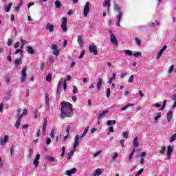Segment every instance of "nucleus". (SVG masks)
<instances>
[{
    "label": "nucleus",
    "instance_id": "nucleus-64",
    "mask_svg": "<svg viewBox=\"0 0 176 176\" xmlns=\"http://www.w3.org/2000/svg\"><path fill=\"white\" fill-rule=\"evenodd\" d=\"M127 75L126 72H122L120 75L121 79H123V78H125V76Z\"/></svg>",
    "mask_w": 176,
    "mask_h": 176
},
{
    "label": "nucleus",
    "instance_id": "nucleus-28",
    "mask_svg": "<svg viewBox=\"0 0 176 176\" xmlns=\"http://www.w3.org/2000/svg\"><path fill=\"white\" fill-rule=\"evenodd\" d=\"M134 153H135V148H133L131 153L129 155V162H131L133 157L134 156Z\"/></svg>",
    "mask_w": 176,
    "mask_h": 176
},
{
    "label": "nucleus",
    "instance_id": "nucleus-7",
    "mask_svg": "<svg viewBox=\"0 0 176 176\" xmlns=\"http://www.w3.org/2000/svg\"><path fill=\"white\" fill-rule=\"evenodd\" d=\"M109 34L111 43L115 46H118V40L116 39V36H115V34H113L111 31L109 32Z\"/></svg>",
    "mask_w": 176,
    "mask_h": 176
},
{
    "label": "nucleus",
    "instance_id": "nucleus-61",
    "mask_svg": "<svg viewBox=\"0 0 176 176\" xmlns=\"http://www.w3.org/2000/svg\"><path fill=\"white\" fill-rule=\"evenodd\" d=\"M52 142V139H50V138H47L46 140V144L47 145H50V143Z\"/></svg>",
    "mask_w": 176,
    "mask_h": 176
},
{
    "label": "nucleus",
    "instance_id": "nucleus-56",
    "mask_svg": "<svg viewBox=\"0 0 176 176\" xmlns=\"http://www.w3.org/2000/svg\"><path fill=\"white\" fill-rule=\"evenodd\" d=\"M47 160H48V162H50V163H53V162H54V157H47Z\"/></svg>",
    "mask_w": 176,
    "mask_h": 176
},
{
    "label": "nucleus",
    "instance_id": "nucleus-25",
    "mask_svg": "<svg viewBox=\"0 0 176 176\" xmlns=\"http://www.w3.org/2000/svg\"><path fill=\"white\" fill-rule=\"evenodd\" d=\"M130 107H134V104L129 103V104H126L125 106H124L121 108V111H126V109H127V108H130Z\"/></svg>",
    "mask_w": 176,
    "mask_h": 176
},
{
    "label": "nucleus",
    "instance_id": "nucleus-31",
    "mask_svg": "<svg viewBox=\"0 0 176 176\" xmlns=\"http://www.w3.org/2000/svg\"><path fill=\"white\" fill-rule=\"evenodd\" d=\"M167 49V45H164L162 50H160V51L159 52L158 54L160 56H162L163 53L164 52V51Z\"/></svg>",
    "mask_w": 176,
    "mask_h": 176
},
{
    "label": "nucleus",
    "instance_id": "nucleus-38",
    "mask_svg": "<svg viewBox=\"0 0 176 176\" xmlns=\"http://www.w3.org/2000/svg\"><path fill=\"white\" fill-rule=\"evenodd\" d=\"M119 156V154L118 153H114L113 155H111V157L113 159V162H116V158Z\"/></svg>",
    "mask_w": 176,
    "mask_h": 176
},
{
    "label": "nucleus",
    "instance_id": "nucleus-29",
    "mask_svg": "<svg viewBox=\"0 0 176 176\" xmlns=\"http://www.w3.org/2000/svg\"><path fill=\"white\" fill-rule=\"evenodd\" d=\"M160 118H162V113H157V116L154 118L155 123H156V122H157V120H159Z\"/></svg>",
    "mask_w": 176,
    "mask_h": 176
},
{
    "label": "nucleus",
    "instance_id": "nucleus-48",
    "mask_svg": "<svg viewBox=\"0 0 176 176\" xmlns=\"http://www.w3.org/2000/svg\"><path fill=\"white\" fill-rule=\"evenodd\" d=\"M72 126L71 125H68L66 129V133L67 135H69V131H71Z\"/></svg>",
    "mask_w": 176,
    "mask_h": 176
},
{
    "label": "nucleus",
    "instance_id": "nucleus-43",
    "mask_svg": "<svg viewBox=\"0 0 176 176\" xmlns=\"http://www.w3.org/2000/svg\"><path fill=\"white\" fill-rule=\"evenodd\" d=\"M133 57H141L142 56V53L141 52H136L133 54Z\"/></svg>",
    "mask_w": 176,
    "mask_h": 176
},
{
    "label": "nucleus",
    "instance_id": "nucleus-33",
    "mask_svg": "<svg viewBox=\"0 0 176 176\" xmlns=\"http://www.w3.org/2000/svg\"><path fill=\"white\" fill-rule=\"evenodd\" d=\"M135 42L137 46H141V39H140V38L138 37L135 38Z\"/></svg>",
    "mask_w": 176,
    "mask_h": 176
},
{
    "label": "nucleus",
    "instance_id": "nucleus-12",
    "mask_svg": "<svg viewBox=\"0 0 176 176\" xmlns=\"http://www.w3.org/2000/svg\"><path fill=\"white\" fill-rule=\"evenodd\" d=\"M39 159H41V154H37L33 162V164L36 167H38V165L39 164Z\"/></svg>",
    "mask_w": 176,
    "mask_h": 176
},
{
    "label": "nucleus",
    "instance_id": "nucleus-55",
    "mask_svg": "<svg viewBox=\"0 0 176 176\" xmlns=\"http://www.w3.org/2000/svg\"><path fill=\"white\" fill-rule=\"evenodd\" d=\"M50 137H51V138H54V129H52L51 130Z\"/></svg>",
    "mask_w": 176,
    "mask_h": 176
},
{
    "label": "nucleus",
    "instance_id": "nucleus-52",
    "mask_svg": "<svg viewBox=\"0 0 176 176\" xmlns=\"http://www.w3.org/2000/svg\"><path fill=\"white\" fill-rule=\"evenodd\" d=\"M46 126H47V120L46 118H44V122L43 124V128L46 129Z\"/></svg>",
    "mask_w": 176,
    "mask_h": 176
},
{
    "label": "nucleus",
    "instance_id": "nucleus-24",
    "mask_svg": "<svg viewBox=\"0 0 176 176\" xmlns=\"http://www.w3.org/2000/svg\"><path fill=\"white\" fill-rule=\"evenodd\" d=\"M107 113H109V111H103L99 113V115L98 116V119H101V118H102V116H105V115H107Z\"/></svg>",
    "mask_w": 176,
    "mask_h": 176
},
{
    "label": "nucleus",
    "instance_id": "nucleus-18",
    "mask_svg": "<svg viewBox=\"0 0 176 176\" xmlns=\"http://www.w3.org/2000/svg\"><path fill=\"white\" fill-rule=\"evenodd\" d=\"M166 119L168 123L171 122V119H173V111H168L167 113Z\"/></svg>",
    "mask_w": 176,
    "mask_h": 176
},
{
    "label": "nucleus",
    "instance_id": "nucleus-45",
    "mask_svg": "<svg viewBox=\"0 0 176 176\" xmlns=\"http://www.w3.org/2000/svg\"><path fill=\"white\" fill-rule=\"evenodd\" d=\"M128 82H129V83H133V82H134V75H131V76L129 77V80H128Z\"/></svg>",
    "mask_w": 176,
    "mask_h": 176
},
{
    "label": "nucleus",
    "instance_id": "nucleus-49",
    "mask_svg": "<svg viewBox=\"0 0 176 176\" xmlns=\"http://www.w3.org/2000/svg\"><path fill=\"white\" fill-rule=\"evenodd\" d=\"M72 93L73 94H76V93H78V87H76V86H73Z\"/></svg>",
    "mask_w": 176,
    "mask_h": 176
},
{
    "label": "nucleus",
    "instance_id": "nucleus-36",
    "mask_svg": "<svg viewBox=\"0 0 176 176\" xmlns=\"http://www.w3.org/2000/svg\"><path fill=\"white\" fill-rule=\"evenodd\" d=\"M122 16H123V12H118L117 14V21H120V20L122 19Z\"/></svg>",
    "mask_w": 176,
    "mask_h": 176
},
{
    "label": "nucleus",
    "instance_id": "nucleus-63",
    "mask_svg": "<svg viewBox=\"0 0 176 176\" xmlns=\"http://www.w3.org/2000/svg\"><path fill=\"white\" fill-rule=\"evenodd\" d=\"M40 69H41V71H43V69H45V63H41V66H40Z\"/></svg>",
    "mask_w": 176,
    "mask_h": 176
},
{
    "label": "nucleus",
    "instance_id": "nucleus-54",
    "mask_svg": "<svg viewBox=\"0 0 176 176\" xmlns=\"http://www.w3.org/2000/svg\"><path fill=\"white\" fill-rule=\"evenodd\" d=\"M12 43H13V40H12V38H9L7 43L8 46H12Z\"/></svg>",
    "mask_w": 176,
    "mask_h": 176
},
{
    "label": "nucleus",
    "instance_id": "nucleus-9",
    "mask_svg": "<svg viewBox=\"0 0 176 176\" xmlns=\"http://www.w3.org/2000/svg\"><path fill=\"white\" fill-rule=\"evenodd\" d=\"M51 49L53 51V54H54V56H56L57 57V56H58L60 54V50H58V47L57 46V45L54 44L51 46Z\"/></svg>",
    "mask_w": 176,
    "mask_h": 176
},
{
    "label": "nucleus",
    "instance_id": "nucleus-6",
    "mask_svg": "<svg viewBox=\"0 0 176 176\" xmlns=\"http://www.w3.org/2000/svg\"><path fill=\"white\" fill-rule=\"evenodd\" d=\"M27 79V68L23 67L21 71V82L24 83Z\"/></svg>",
    "mask_w": 176,
    "mask_h": 176
},
{
    "label": "nucleus",
    "instance_id": "nucleus-19",
    "mask_svg": "<svg viewBox=\"0 0 176 176\" xmlns=\"http://www.w3.org/2000/svg\"><path fill=\"white\" fill-rule=\"evenodd\" d=\"M133 146H135V148H138V146H140V143L138 142V137L136 136L133 139Z\"/></svg>",
    "mask_w": 176,
    "mask_h": 176
},
{
    "label": "nucleus",
    "instance_id": "nucleus-30",
    "mask_svg": "<svg viewBox=\"0 0 176 176\" xmlns=\"http://www.w3.org/2000/svg\"><path fill=\"white\" fill-rule=\"evenodd\" d=\"M167 105V100H164L162 104V106H161V108L158 109V111H163L164 108H166V106Z\"/></svg>",
    "mask_w": 176,
    "mask_h": 176
},
{
    "label": "nucleus",
    "instance_id": "nucleus-32",
    "mask_svg": "<svg viewBox=\"0 0 176 176\" xmlns=\"http://www.w3.org/2000/svg\"><path fill=\"white\" fill-rule=\"evenodd\" d=\"M174 141H176V133L173 135L169 139V142L170 143L174 142Z\"/></svg>",
    "mask_w": 176,
    "mask_h": 176
},
{
    "label": "nucleus",
    "instance_id": "nucleus-35",
    "mask_svg": "<svg viewBox=\"0 0 176 176\" xmlns=\"http://www.w3.org/2000/svg\"><path fill=\"white\" fill-rule=\"evenodd\" d=\"M124 52L126 56H133V51L130 50H125Z\"/></svg>",
    "mask_w": 176,
    "mask_h": 176
},
{
    "label": "nucleus",
    "instance_id": "nucleus-16",
    "mask_svg": "<svg viewBox=\"0 0 176 176\" xmlns=\"http://www.w3.org/2000/svg\"><path fill=\"white\" fill-rule=\"evenodd\" d=\"M45 103H46V111H49L50 109V104H49V94H45Z\"/></svg>",
    "mask_w": 176,
    "mask_h": 176
},
{
    "label": "nucleus",
    "instance_id": "nucleus-4",
    "mask_svg": "<svg viewBox=\"0 0 176 176\" xmlns=\"http://www.w3.org/2000/svg\"><path fill=\"white\" fill-rule=\"evenodd\" d=\"M90 12V2L87 1L83 9V16L84 17H87V15Z\"/></svg>",
    "mask_w": 176,
    "mask_h": 176
},
{
    "label": "nucleus",
    "instance_id": "nucleus-34",
    "mask_svg": "<svg viewBox=\"0 0 176 176\" xmlns=\"http://www.w3.org/2000/svg\"><path fill=\"white\" fill-rule=\"evenodd\" d=\"M28 114V111L27 109H24L23 110L22 114H21L19 117H21V118L23 119V116H25Z\"/></svg>",
    "mask_w": 176,
    "mask_h": 176
},
{
    "label": "nucleus",
    "instance_id": "nucleus-57",
    "mask_svg": "<svg viewBox=\"0 0 176 176\" xmlns=\"http://www.w3.org/2000/svg\"><path fill=\"white\" fill-rule=\"evenodd\" d=\"M34 119H37L38 118V109L34 110Z\"/></svg>",
    "mask_w": 176,
    "mask_h": 176
},
{
    "label": "nucleus",
    "instance_id": "nucleus-3",
    "mask_svg": "<svg viewBox=\"0 0 176 176\" xmlns=\"http://www.w3.org/2000/svg\"><path fill=\"white\" fill-rule=\"evenodd\" d=\"M61 28L63 32H67L68 31V27L67 26V23H68V19L66 17H63L61 19Z\"/></svg>",
    "mask_w": 176,
    "mask_h": 176
},
{
    "label": "nucleus",
    "instance_id": "nucleus-5",
    "mask_svg": "<svg viewBox=\"0 0 176 176\" xmlns=\"http://www.w3.org/2000/svg\"><path fill=\"white\" fill-rule=\"evenodd\" d=\"M89 49L90 53H93L94 56H97V54H98V51L97 50V46H96V45L92 43L89 44Z\"/></svg>",
    "mask_w": 176,
    "mask_h": 176
},
{
    "label": "nucleus",
    "instance_id": "nucleus-26",
    "mask_svg": "<svg viewBox=\"0 0 176 176\" xmlns=\"http://www.w3.org/2000/svg\"><path fill=\"white\" fill-rule=\"evenodd\" d=\"M78 43L80 46V47H82V45L83 43V38H82V36L78 35Z\"/></svg>",
    "mask_w": 176,
    "mask_h": 176
},
{
    "label": "nucleus",
    "instance_id": "nucleus-47",
    "mask_svg": "<svg viewBox=\"0 0 176 176\" xmlns=\"http://www.w3.org/2000/svg\"><path fill=\"white\" fill-rule=\"evenodd\" d=\"M55 6L56 8H60L61 6V2H60V1H56Z\"/></svg>",
    "mask_w": 176,
    "mask_h": 176
},
{
    "label": "nucleus",
    "instance_id": "nucleus-46",
    "mask_svg": "<svg viewBox=\"0 0 176 176\" xmlns=\"http://www.w3.org/2000/svg\"><path fill=\"white\" fill-rule=\"evenodd\" d=\"M166 151V146H163L161 148V150L160 151V153H161V155H164V151Z\"/></svg>",
    "mask_w": 176,
    "mask_h": 176
},
{
    "label": "nucleus",
    "instance_id": "nucleus-15",
    "mask_svg": "<svg viewBox=\"0 0 176 176\" xmlns=\"http://www.w3.org/2000/svg\"><path fill=\"white\" fill-rule=\"evenodd\" d=\"M98 90H101V87H102V78H98L96 84Z\"/></svg>",
    "mask_w": 176,
    "mask_h": 176
},
{
    "label": "nucleus",
    "instance_id": "nucleus-13",
    "mask_svg": "<svg viewBox=\"0 0 176 176\" xmlns=\"http://www.w3.org/2000/svg\"><path fill=\"white\" fill-rule=\"evenodd\" d=\"M174 148L171 146H168L167 150V157L168 159H171V153L173 152Z\"/></svg>",
    "mask_w": 176,
    "mask_h": 176
},
{
    "label": "nucleus",
    "instance_id": "nucleus-10",
    "mask_svg": "<svg viewBox=\"0 0 176 176\" xmlns=\"http://www.w3.org/2000/svg\"><path fill=\"white\" fill-rule=\"evenodd\" d=\"M102 6L107 8V12H109V8H111V0H104Z\"/></svg>",
    "mask_w": 176,
    "mask_h": 176
},
{
    "label": "nucleus",
    "instance_id": "nucleus-37",
    "mask_svg": "<svg viewBox=\"0 0 176 176\" xmlns=\"http://www.w3.org/2000/svg\"><path fill=\"white\" fill-rule=\"evenodd\" d=\"M28 53H29V54H34L35 52H34V49H32V47H28Z\"/></svg>",
    "mask_w": 176,
    "mask_h": 176
},
{
    "label": "nucleus",
    "instance_id": "nucleus-21",
    "mask_svg": "<svg viewBox=\"0 0 176 176\" xmlns=\"http://www.w3.org/2000/svg\"><path fill=\"white\" fill-rule=\"evenodd\" d=\"M12 3H10L8 5H5L4 6V9L6 13H9L10 12V9L12 8Z\"/></svg>",
    "mask_w": 176,
    "mask_h": 176
},
{
    "label": "nucleus",
    "instance_id": "nucleus-23",
    "mask_svg": "<svg viewBox=\"0 0 176 176\" xmlns=\"http://www.w3.org/2000/svg\"><path fill=\"white\" fill-rule=\"evenodd\" d=\"M21 117H19L15 122V127L16 129H19L20 127V124L21 123Z\"/></svg>",
    "mask_w": 176,
    "mask_h": 176
},
{
    "label": "nucleus",
    "instance_id": "nucleus-60",
    "mask_svg": "<svg viewBox=\"0 0 176 176\" xmlns=\"http://www.w3.org/2000/svg\"><path fill=\"white\" fill-rule=\"evenodd\" d=\"M21 42L23 46H24V45H25L26 43H28V41H27L23 38H21Z\"/></svg>",
    "mask_w": 176,
    "mask_h": 176
},
{
    "label": "nucleus",
    "instance_id": "nucleus-53",
    "mask_svg": "<svg viewBox=\"0 0 176 176\" xmlns=\"http://www.w3.org/2000/svg\"><path fill=\"white\" fill-rule=\"evenodd\" d=\"M174 70V65H171L168 71V74H171V72H173V71Z\"/></svg>",
    "mask_w": 176,
    "mask_h": 176
},
{
    "label": "nucleus",
    "instance_id": "nucleus-44",
    "mask_svg": "<svg viewBox=\"0 0 176 176\" xmlns=\"http://www.w3.org/2000/svg\"><path fill=\"white\" fill-rule=\"evenodd\" d=\"M152 107H155V108H162V104H160V103L153 104H152Z\"/></svg>",
    "mask_w": 176,
    "mask_h": 176
},
{
    "label": "nucleus",
    "instance_id": "nucleus-39",
    "mask_svg": "<svg viewBox=\"0 0 176 176\" xmlns=\"http://www.w3.org/2000/svg\"><path fill=\"white\" fill-rule=\"evenodd\" d=\"M156 25H160V23L158 21H155V22L152 23L151 27H156Z\"/></svg>",
    "mask_w": 176,
    "mask_h": 176
},
{
    "label": "nucleus",
    "instance_id": "nucleus-62",
    "mask_svg": "<svg viewBox=\"0 0 176 176\" xmlns=\"http://www.w3.org/2000/svg\"><path fill=\"white\" fill-rule=\"evenodd\" d=\"M63 89H64V90H67V80H64Z\"/></svg>",
    "mask_w": 176,
    "mask_h": 176
},
{
    "label": "nucleus",
    "instance_id": "nucleus-17",
    "mask_svg": "<svg viewBox=\"0 0 176 176\" xmlns=\"http://www.w3.org/2000/svg\"><path fill=\"white\" fill-rule=\"evenodd\" d=\"M102 174V170L101 168H98L94 170L93 175L99 176V175H101Z\"/></svg>",
    "mask_w": 176,
    "mask_h": 176
},
{
    "label": "nucleus",
    "instance_id": "nucleus-58",
    "mask_svg": "<svg viewBox=\"0 0 176 176\" xmlns=\"http://www.w3.org/2000/svg\"><path fill=\"white\" fill-rule=\"evenodd\" d=\"M89 90H91V89H96V85H95V84H94V83L91 84V85L89 86Z\"/></svg>",
    "mask_w": 176,
    "mask_h": 176
},
{
    "label": "nucleus",
    "instance_id": "nucleus-1",
    "mask_svg": "<svg viewBox=\"0 0 176 176\" xmlns=\"http://www.w3.org/2000/svg\"><path fill=\"white\" fill-rule=\"evenodd\" d=\"M72 104L68 102H62L60 108L61 118H72L74 116V109Z\"/></svg>",
    "mask_w": 176,
    "mask_h": 176
},
{
    "label": "nucleus",
    "instance_id": "nucleus-8",
    "mask_svg": "<svg viewBox=\"0 0 176 176\" xmlns=\"http://www.w3.org/2000/svg\"><path fill=\"white\" fill-rule=\"evenodd\" d=\"M8 141H9V135H6L3 138H0V145L1 146L6 145Z\"/></svg>",
    "mask_w": 176,
    "mask_h": 176
},
{
    "label": "nucleus",
    "instance_id": "nucleus-20",
    "mask_svg": "<svg viewBox=\"0 0 176 176\" xmlns=\"http://www.w3.org/2000/svg\"><path fill=\"white\" fill-rule=\"evenodd\" d=\"M88 131H89V126H87L85 128V129L84 130V131H83L82 134L81 135V136L80 138L78 136V138H79V140L80 141H82V138H83V137H85L86 135V134H87Z\"/></svg>",
    "mask_w": 176,
    "mask_h": 176
},
{
    "label": "nucleus",
    "instance_id": "nucleus-40",
    "mask_svg": "<svg viewBox=\"0 0 176 176\" xmlns=\"http://www.w3.org/2000/svg\"><path fill=\"white\" fill-rule=\"evenodd\" d=\"M106 97H107V98H109V97H111V89L109 88L107 89Z\"/></svg>",
    "mask_w": 176,
    "mask_h": 176
},
{
    "label": "nucleus",
    "instance_id": "nucleus-59",
    "mask_svg": "<svg viewBox=\"0 0 176 176\" xmlns=\"http://www.w3.org/2000/svg\"><path fill=\"white\" fill-rule=\"evenodd\" d=\"M64 155H65V147H62L61 157H64Z\"/></svg>",
    "mask_w": 176,
    "mask_h": 176
},
{
    "label": "nucleus",
    "instance_id": "nucleus-2",
    "mask_svg": "<svg viewBox=\"0 0 176 176\" xmlns=\"http://www.w3.org/2000/svg\"><path fill=\"white\" fill-rule=\"evenodd\" d=\"M80 144V140H79V135H76L74 138V143L73 144V148H72L73 151H71L68 153L67 157V160H71V158L72 157V156H74V153L76 152V148L79 146Z\"/></svg>",
    "mask_w": 176,
    "mask_h": 176
},
{
    "label": "nucleus",
    "instance_id": "nucleus-42",
    "mask_svg": "<svg viewBox=\"0 0 176 176\" xmlns=\"http://www.w3.org/2000/svg\"><path fill=\"white\" fill-rule=\"evenodd\" d=\"M45 80L47 82H52V74H48L46 76Z\"/></svg>",
    "mask_w": 176,
    "mask_h": 176
},
{
    "label": "nucleus",
    "instance_id": "nucleus-41",
    "mask_svg": "<svg viewBox=\"0 0 176 176\" xmlns=\"http://www.w3.org/2000/svg\"><path fill=\"white\" fill-rule=\"evenodd\" d=\"M19 53H20L21 56L23 57V50L17 49L15 51V54H19Z\"/></svg>",
    "mask_w": 176,
    "mask_h": 176
},
{
    "label": "nucleus",
    "instance_id": "nucleus-27",
    "mask_svg": "<svg viewBox=\"0 0 176 176\" xmlns=\"http://www.w3.org/2000/svg\"><path fill=\"white\" fill-rule=\"evenodd\" d=\"M116 79V74L113 73L112 77H110V78H109V82H108V83H109V85H111L112 81L115 80Z\"/></svg>",
    "mask_w": 176,
    "mask_h": 176
},
{
    "label": "nucleus",
    "instance_id": "nucleus-51",
    "mask_svg": "<svg viewBox=\"0 0 176 176\" xmlns=\"http://www.w3.org/2000/svg\"><path fill=\"white\" fill-rule=\"evenodd\" d=\"M122 136L124 137V138H129V133L127 131L123 132Z\"/></svg>",
    "mask_w": 176,
    "mask_h": 176
},
{
    "label": "nucleus",
    "instance_id": "nucleus-11",
    "mask_svg": "<svg viewBox=\"0 0 176 176\" xmlns=\"http://www.w3.org/2000/svg\"><path fill=\"white\" fill-rule=\"evenodd\" d=\"M45 30L49 31V32H53V31H54V25L50 24V23H47L45 27Z\"/></svg>",
    "mask_w": 176,
    "mask_h": 176
},
{
    "label": "nucleus",
    "instance_id": "nucleus-14",
    "mask_svg": "<svg viewBox=\"0 0 176 176\" xmlns=\"http://www.w3.org/2000/svg\"><path fill=\"white\" fill-rule=\"evenodd\" d=\"M76 173V168H72L70 170H66V175L67 176H71L72 174H75Z\"/></svg>",
    "mask_w": 176,
    "mask_h": 176
},
{
    "label": "nucleus",
    "instance_id": "nucleus-50",
    "mask_svg": "<svg viewBox=\"0 0 176 176\" xmlns=\"http://www.w3.org/2000/svg\"><path fill=\"white\" fill-rule=\"evenodd\" d=\"M85 53H86V51H85V50H82L81 52V54H80V55L78 57L79 60H80L81 58H83V56H85Z\"/></svg>",
    "mask_w": 176,
    "mask_h": 176
},
{
    "label": "nucleus",
    "instance_id": "nucleus-22",
    "mask_svg": "<svg viewBox=\"0 0 176 176\" xmlns=\"http://www.w3.org/2000/svg\"><path fill=\"white\" fill-rule=\"evenodd\" d=\"M113 8L114 10H116L118 13H122V8H120V6L116 3L113 5Z\"/></svg>",
    "mask_w": 176,
    "mask_h": 176
}]
</instances>
